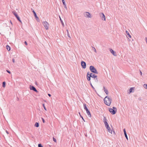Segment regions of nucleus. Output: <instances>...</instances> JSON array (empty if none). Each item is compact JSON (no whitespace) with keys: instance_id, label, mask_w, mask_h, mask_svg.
<instances>
[{"instance_id":"40","label":"nucleus","mask_w":147,"mask_h":147,"mask_svg":"<svg viewBox=\"0 0 147 147\" xmlns=\"http://www.w3.org/2000/svg\"><path fill=\"white\" fill-rule=\"evenodd\" d=\"M138 100H141V98L140 97L139 98H138Z\"/></svg>"},{"instance_id":"27","label":"nucleus","mask_w":147,"mask_h":147,"mask_svg":"<svg viewBox=\"0 0 147 147\" xmlns=\"http://www.w3.org/2000/svg\"><path fill=\"white\" fill-rule=\"evenodd\" d=\"M38 147H43V146L41 144H38Z\"/></svg>"},{"instance_id":"33","label":"nucleus","mask_w":147,"mask_h":147,"mask_svg":"<svg viewBox=\"0 0 147 147\" xmlns=\"http://www.w3.org/2000/svg\"><path fill=\"white\" fill-rule=\"evenodd\" d=\"M90 85L91 86V87L92 88L94 89V90L95 89V88H94V87L93 86H92V84L91 83H90Z\"/></svg>"},{"instance_id":"24","label":"nucleus","mask_w":147,"mask_h":147,"mask_svg":"<svg viewBox=\"0 0 147 147\" xmlns=\"http://www.w3.org/2000/svg\"><path fill=\"white\" fill-rule=\"evenodd\" d=\"M6 82L5 81L3 82L2 83V86L4 88L5 87Z\"/></svg>"},{"instance_id":"16","label":"nucleus","mask_w":147,"mask_h":147,"mask_svg":"<svg viewBox=\"0 0 147 147\" xmlns=\"http://www.w3.org/2000/svg\"><path fill=\"white\" fill-rule=\"evenodd\" d=\"M123 131H124V134L125 137L127 139V140H128V137H127V133H126V130H125V129H123Z\"/></svg>"},{"instance_id":"43","label":"nucleus","mask_w":147,"mask_h":147,"mask_svg":"<svg viewBox=\"0 0 147 147\" xmlns=\"http://www.w3.org/2000/svg\"><path fill=\"white\" fill-rule=\"evenodd\" d=\"M10 23H11V24L12 25H13V24H12V22H11V20H10Z\"/></svg>"},{"instance_id":"26","label":"nucleus","mask_w":147,"mask_h":147,"mask_svg":"<svg viewBox=\"0 0 147 147\" xmlns=\"http://www.w3.org/2000/svg\"><path fill=\"white\" fill-rule=\"evenodd\" d=\"M92 47V50H93L94 51V52H95L96 53V49H95V48L93 47Z\"/></svg>"},{"instance_id":"12","label":"nucleus","mask_w":147,"mask_h":147,"mask_svg":"<svg viewBox=\"0 0 147 147\" xmlns=\"http://www.w3.org/2000/svg\"><path fill=\"white\" fill-rule=\"evenodd\" d=\"M100 16L102 20H105V16L103 13H101Z\"/></svg>"},{"instance_id":"32","label":"nucleus","mask_w":147,"mask_h":147,"mask_svg":"<svg viewBox=\"0 0 147 147\" xmlns=\"http://www.w3.org/2000/svg\"><path fill=\"white\" fill-rule=\"evenodd\" d=\"M53 140L55 142H56L57 140L54 137L53 138Z\"/></svg>"},{"instance_id":"2","label":"nucleus","mask_w":147,"mask_h":147,"mask_svg":"<svg viewBox=\"0 0 147 147\" xmlns=\"http://www.w3.org/2000/svg\"><path fill=\"white\" fill-rule=\"evenodd\" d=\"M109 111L112 114L114 115L116 113L117 109L115 107H113V109L109 108Z\"/></svg>"},{"instance_id":"37","label":"nucleus","mask_w":147,"mask_h":147,"mask_svg":"<svg viewBox=\"0 0 147 147\" xmlns=\"http://www.w3.org/2000/svg\"><path fill=\"white\" fill-rule=\"evenodd\" d=\"M6 71L9 74H10L11 73V72H10V71H9V70H6Z\"/></svg>"},{"instance_id":"3","label":"nucleus","mask_w":147,"mask_h":147,"mask_svg":"<svg viewBox=\"0 0 147 147\" xmlns=\"http://www.w3.org/2000/svg\"><path fill=\"white\" fill-rule=\"evenodd\" d=\"M89 69L90 71L92 73L96 74H98V73L96 69L94 66L92 65L90 66Z\"/></svg>"},{"instance_id":"10","label":"nucleus","mask_w":147,"mask_h":147,"mask_svg":"<svg viewBox=\"0 0 147 147\" xmlns=\"http://www.w3.org/2000/svg\"><path fill=\"white\" fill-rule=\"evenodd\" d=\"M30 90H32L36 93H37L38 92L35 88L33 86L30 85Z\"/></svg>"},{"instance_id":"15","label":"nucleus","mask_w":147,"mask_h":147,"mask_svg":"<svg viewBox=\"0 0 147 147\" xmlns=\"http://www.w3.org/2000/svg\"><path fill=\"white\" fill-rule=\"evenodd\" d=\"M86 77L88 81H90V80L91 76H90V72H88L87 74Z\"/></svg>"},{"instance_id":"1","label":"nucleus","mask_w":147,"mask_h":147,"mask_svg":"<svg viewBox=\"0 0 147 147\" xmlns=\"http://www.w3.org/2000/svg\"><path fill=\"white\" fill-rule=\"evenodd\" d=\"M105 103L107 106H110L111 102L112 99L108 96H106L104 99Z\"/></svg>"},{"instance_id":"49","label":"nucleus","mask_w":147,"mask_h":147,"mask_svg":"<svg viewBox=\"0 0 147 147\" xmlns=\"http://www.w3.org/2000/svg\"><path fill=\"white\" fill-rule=\"evenodd\" d=\"M17 100H19V98H18Z\"/></svg>"},{"instance_id":"20","label":"nucleus","mask_w":147,"mask_h":147,"mask_svg":"<svg viewBox=\"0 0 147 147\" xmlns=\"http://www.w3.org/2000/svg\"><path fill=\"white\" fill-rule=\"evenodd\" d=\"M134 88L133 87H131L130 88L129 90V92L130 93L133 92V91H132L133 90H134Z\"/></svg>"},{"instance_id":"46","label":"nucleus","mask_w":147,"mask_h":147,"mask_svg":"<svg viewBox=\"0 0 147 147\" xmlns=\"http://www.w3.org/2000/svg\"><path fill=\"white\" fill-rule=\"evenodd\" d=\"M64 0H62V2H63V1H64Z\"/></svg>"},{"instance_id":"21","label":"nucleus","mask_w":147,"mask_h":147,"mask_svg":"<svg viewBox=\"0 0 147 147\" xmlns=\"http://www.w3.org/2000/svg\"><path fill=\"white\" fill-rule=\"evenodd\" d=\"M39 126V123L38 122H36L34 125V126L36 127H38Z\"/></svg>"},{"instance_id":"41","label":"nucleus","mask_w":147,"mask_h":147,"mask_svg":"<svg viewBox=\"0 0 147 147\" xmlns=\"http://www.w3.org/2000/svg\"><path fill=\"white\" fill-rule=\"evenodd\" d=\"M140 71V75H142V72Z\"/></svg>"},{"instance_id":"18","label":"nucleus","mask_w":147,"mask_h":147,"mask_svg":"<svg viewBox=\"0 0 147 147\" xmlns=\"http://www.w3.org/2000/svg\"><path fill=\"white\" fill-rule=\"evenodd\" d=\"M103 90H104L105 92L107 95L108 94V90H107L105 88L104 86L103 87Z\"/></svg>"},{"instance_id":"23","label":"nucleus","mask_w":147,"mask_h":147,"mask_svg":"<svg viewBox=\"0 0 147 147\" xmlns=\"http://www.w3.org/2000/svg\"><path fill=\"white\" fill-rule=\"evenodd\" d=\"M62 2L63 3V5H64V8L65 9H67V7H66V3H65V1H63V2Z\"/></svg>"},{"instance_id":"30","label":"nucleus","mask_w":147,"mask_h":147,"mask_svg":"<svg viewBox=\"0 0 147 147\" xmlns=\"http://www.w3.org/2000/svg\"><path fill=\"white\" fill-rule=\"evenodd\" d=\"M79 113L80 114V117L82 119L83 121H84V122H85V120H84V119L83 117L80 115V113Z\"/></svg>"},{"instance_id":"6","label":"nucleus","mask_w":147,"mask_h":147,"mask_svg":"<svg viewBox=\"0 0 147 147\" xmlns=\"http://www.w3.org/2000/svg\"><path fill=\"white\" fill-rule=\"evenodd\" d=\"M90 76L92 78H94V80H96L97 81H98L97 76L96 75L92 73H90Z\"/></svg>"},{"instance_id":"34","label":"nucleus","mask_w":147,"mask_h":147,"mask_svg":"<svg viewBox=\"0 0 147 147\" xmlns=\"http://www.w3.org/2000/svg\"><path fill=\"white\" fill-rule=\"evenodd\" d=\"M41 119H42V122L43 123H44L45 122V120L43 118H42Z\"/></svg>"},{"instance_id":"25","label":"nucleus","mask_w":147,"mask_h":147,"mask_svg":"<svg viewBox=\"0 0 147 147\" xmlns=\"http://www.w3.org/2000/svg\"><path fill=\"white\" fill-rule=\"evenodd\" d=\"M143 87L144 88L147 89V84H144L143 85Z\"/></svg>"},{"instance_id":"38","label":"nucleus","mask_w":147,"mask_h":147,"mask_svg":"<svg viewBox=\"0 0 147 147\" xmlns=\"http://www.w3.org/2000/svg\"><path fill=\"white\" fill-rule=\"evenodd\" d=\"M24 44L26 45H28L27 42L26 41H25L24 42Z\"/></svg>"},{"instance_id":"19","label":"nucleus","mask_w":147,"mask_h":147,"mask_svg":"<svg viewBox=\"0 0 147 147\" xmlns=\"http://www.w3.org/2000/svg\"><path fill=\"white\" fill-rule=\"evenodd\" d=\"M126 33L127 35L129 37V38H131V35L129 33V32L127 30L126 31Z\"/></svg>"},{"instance_id":"44","label":"nucleus","mask_w":147,"mask_h":147,"mask_svg":"<svg viewBox=\"0 0 147 147\" xmlns=\"http://www.w3.org/2000/svg\"><path fill=\"white\" fill-rule=\"evenodd\" d=\"M6 133L7 134H9V132H8V131H7L6 130Z\"/></svg>"},{"instance_id":"8","label":"nucleus","mask_w":147,"mask_h":147,"mask_svg":"<svg viewBox=\"0 0 147 147\" xmlns=\"http://www.w3.org/2000/svg\"><path fill=\"white\" fill-rule=\"evenodd\" d=\"M32 12L33 13L34 16L36 18V20L37 22L40 21V19L36 15V13L34 10L32 11Z\"/></svg>"},{"instance_id":"14","label":"nucleus","mask_w":147,"mask_h":147,"mask_svg":"<svg viewBox=\"0 0 147 147\" xmlns=\"http://www.w3.org/2000/svg\"><path fill=\"white\" fill-rule=\"evenodd\" d=\"M110 51L111 53L114 56H116L117 55L116 52L113 51L112 49H110Z\"/></svg>"},{"instance_id":"47","label":"nucleus","mask_w":147,"mask_h":147,"mask_svg":"<svg viewBox=\"0 0 147 147\" xmlns=\"http://www.w3.org/2000/svg\"><path fill=\"white\" fill-rule=\"evenodd\" d=\"M49 147H50V145H49Z\"/></svg>"},{"instance_id":"28","label":"nucleus","mask_w":147,"mask_h":147,"mask_svg":"<svg viewBox=\"0 0 147 147\" xmlns=\"http://www.w3.org/2000/svg\"><path fill=\"white\" fill-rule=\"evenodd\" d=\"M42 106L44 108V109H45V110L46 111L47 110V109H46V108L45 107V105L44 104H42Z\"/></svg>"},{"instance_id":"11","label":"nucleus","mask_w":147,"mask_h":147,"mask_svg":"<svg viewBox=\"0 0 147 147\" xmlns=\"http://www.w3.org/2000/svg\"><path fill=\"white\" fill-rule=\"evenodd\" d=\"M81 65L83 68L85 69L86 68V63L84 61H82L81 62Z\"/></svg>"},{"instance_id":"22","label":"nucleus","mask_w":147,"mask_h":147,"mask_svg":"<svg viewBox=\"0 0 147 147\" xmlns=\"http://www.w3.org/2000/svg\"><path fill=\"white\" fill-rule=\"evenodd\" d=\"M6 49H7V50L8 51H9L10 50H11V48H10V47L8 45H7L6 46Z\"/></svg>"},{"instance_id":"7","label":"nucleus","mask_w":147,"mask_h":147,"mask_svg":"<svg viewBox=\"0 0 147 147\" xmlns=\"http://www.w3.org/2000/svg\"><path fill=\"white\" fill-rule=\"evenodd\" d=\"M43 24L46 29L48 30L49 27V25L48 23L46 21L43 22Z\"/></svg>"},{"instance_id":"39","label":"nucleus","mask_w":147,"mask_h":147,"mask_svg":"<svg viewBox=\"0 0 147 147\" xmlns=\"http://www.w3.org/2000/svg\"><path fill=\"white\" fill-rule=\"evenodd\" d=\"M12 61H13V63H15V60L14 59H13Z\"/></svg>"},{"instance_id":"29","label":"nucleus","mask_w":147,"mask_h":147,"mask_svg":"<svg viewBox=\"0 0 147 147\" xmlns=\"http://www.w3.org/2000/svg\"><path fill=\"white\" fill-rule=\"evenodd\" d=\"M60 21L61 23V24H63V22L62 21V20H61V18L60 17Z\"/></svg>"},{"instance_id":"35","label":"nucleus","mask_w":147,"mask_h":147,"mask_svg":"<svg viewBox=\"0 0 147 147\" xmlns=\"http://www.w3.org/2000/svg\"><path fill=\"white\" fill-rule=\"evenodd\" d=\"M20 22L21 23H22V22L21 21V20L20 19V18H19V19H18L17 20Z\"/></svg>"},{"instance_id":"5","label":"nucleus","mask_w":147,"mask_h":147,"mask_svg":"<svg viewBox=\"0 0 147 147\" xmlns=\"http://www.w3.org/2000/svg\"><path fill=\"white\" fill-rule=\"evenodd\" d=\"M107 119L106 117L105 116H104L103 121V122H104L105 126L106 127H108L109 125L107 122Z\"/></svg>"},{"instance_id":"42","label":"nucleus","mask_w":147,"mask_h":147,"mask_svg":"<svg viewBox=\"0 0 147 147\" xmlns=\"http://www.w3.org/2000/svg\"><path fill=\"white\" fill-rule=\"evenodd\" d=\"M48 95L49 96L51 97V95L49 94H48Z\"/></svg>"},{"instance_id":"48","label":"nucleus","mask_w":147,"mask_h":147,"mask_svg":"<svg viewBox=\"0 0 147 147\" xmlns=\"http://www.w3.org/2000/svg\"><path fill=\"white\" fill-rule=\"evenodd\" d=\"M36 84H37V83L36 82Z\"/></svg>"},{"instance_id":"45","label":"nucleus","mask_w":147,"mask_h":147,"mask_svg":"<svg viewBox=\"0 0 147 147\" xmlns=\"http://www.w3.org/2000/svg\"><path fill=\"white\" fill-rule=\"evenodd\" d=\"M113 131V133L114 134H115V131Z\"/></svg>"},{"instance_id":"13","label":"nucleus","mask_w":147,"mask_h":147,"mask_svg":"<svg viewBox=\"0 0 147 147\" xmlns=\"http://www.w3.org/2000/svg\"><path fill=\"white\" fill-rule=\"evenodd\" d=\"M12 13L16 18L18 20V19H19V18H20L18 16L17 13L16 11H13L12 12Z\"/></svg>"},{"instance_id":"9","label":"nucleus","mask_w":147,"mask_h":147,"mask_svg":"<svg viewBox=\"0 0 147 147\" xmlns=\"http://www.w3.org/2000/svg\"><path fill=\"white\" fill-rule=\"evenodd\" d=\"M84 16L87 18H91V14L88 12H86L84 13Z\"/></svg>"},{"instance_id":"31","label":"nucleus","mask_w":147,"mask_h":147,"mask_svg":"<svg viewBox=\"0 0 147 147\" xmlns=\"http://www.w3.org/2000/svg\"><path fill=\"white\" fill-rule=\"evenodd\" d=\"M67 36L69 37H70L69 34V32H68V30H67Z\"/></svg>"},{"instance_id":"36","label":"nucleus","mask_w":147,"mask_h":147,"mask_svg":"<svg viewBox=\"0 0 147 147\" xmlns=\"http://www.w3.org/2000/svg\"><path fill=\"white\" fill-rule=\"evenodd\" d=\"M20 22L21 23H22V22L21 21V20L20 19V18H19V19H18L17 20Z\"/></svg>"},{"instance_id":"4","label":"nucleus","mask_w":147,"mask_h":147,"mask_svg":"<svg viewBox=\"0 0 147 147\" xmlns=\"http://www.w3.org/2000/svg\"><path fill=\"white\" fill-rule=\"evenodd\" d=\"M84 109L86 111V113L88 115V116L90 117L91 116V114L89 111L86 106V104L85 103L84 104Z\"/></svg>"},{"instance_id":"17","label":"nucleus","mask_w":147,"mask_h":147,"mask_svg":"<svg viewBox=\"0 0 147 147\" xmlns=\"http://www.w3.org/2000/svg\"><path fill=\"white\" fill-rule=\"evenodd\" d=\"M106 128L107 129V130L110 133L112 134V131L110 127H109H109H106Z\"/></svg>"}]
</instances>
